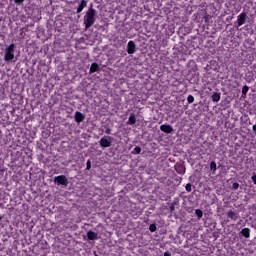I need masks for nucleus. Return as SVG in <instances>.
Returning <instances> with one entry per match:
<instances>
[{"label": "nucleus", "instance_id": "obj_1", "mask_svg": "<svg viewBox=\"0 0 256 256\" xmlns=\"http://www.w3.org/2000/svg\"><path fill=\"white\" fill-rule=\"evenodd\" d=\"M4 61L9 65V63H15L17 58L15 57V44H10L4 49Z\"/></svg>", "mask_w": 256, "mask_h": 256}, {"label": "nucleus", "instance_id": "obj_2", "mask_svg": "<svg viewBox=\"0 0 256 256\" xmlns=\"http://www.w3.org/2000/svg\"><path fill=\"white\" fill-rule=\"evenodd\" d=\"M96 15H97V12L93 8H90L89 11L86 12L84 16V25L86 29L93 27L96 21V18H95Z\"/></svg>", "mask_w": 256, "mask_h": 256}, {"label": "nucleus", "instance_id": "obj_3", "mask_svg": "<svg viewBox=\"0 0 256 256\" xmlns=\"http://www.w3.org/2000/svg\"><path fill=\"white\" fill-rule=\"evenodd\" d=\"M100 146L104 149H107V147H111L113 144V138L111 136H104L99 141Z\"/></svg>", "mask_w": 256, "mask_h": 256}, {"label": "nucleus", "instance_id": "obj_4", "mask_svg": "<svg viewBox=\"0 0 256 256\" xmlns=\"http://www.w3.org/2000/svg\"><path fill=\"white\" fill-rule=\"evenodd\" d=\"M245 21H247V14L246 13H241L237 17L238 27H241L242 25H245Z\"/></svg>", "mask_w": 256, "mask_h": 256}, {"label": "nucleus", "instance_id": "obj_5", "mask_svg": "<svg viewBox=\"0 0 256 256\" xmlns=\"http://www.w3.org/2000/svg\"><path fill=\"white\" fill-rule=\"evenodd\" d=\"M127 47H128L127 48L128 55H133V53H135V51H136L135 42L129 41Z\"/></svg>", "mask_w": 256, "mask_h": 256}, {"label": "nucleus", "instance_id": "obj_6", "mask_svg": "<svg viewBox=\"0 0 256 256\" xmlns=\"http://www.w3.org/2000/svg\"><path fill=\"white\" fill-rule=\"evenodd\" d=\"M74 119L76 123H83L85 121V115L81 112H75Z\"/></svg>", "mask_w": 256, "mask_h": 256}, {"label": "nucleus", "instance_id": "obj_7", "mask_svg": "<svg viewBox=\"0 0 256 256\" xmlns=\"http://www.w3.org/2000/svg\"><path fill=\"white\" fill-rule=\"evenodd\" d=\"M160 130L163 131V133H173V127L167 124L161 125Z\"/></svg>", "mask_w": 256, "mask_h": 256}, {"label": "nucleus", "instance_id": "obj_8", "mask_svg": "<svg viewBox=\"0 0 256 256\" xmlns=\"http://www.w3.org/2000/svg\"><path fill=\"white\" fill-rule=\"evenodd\" d=\"M87 237L90 241H97V239H99V234L93 231H88Z\"/></svg>", "mask_w": 256, "mask_h": 256}, {"label": "nucleus", "instance_id": "obj_9", "mask_svg": "<svg viewBox=\"0 0 256 256\" xmlns=\"http://www.w3.org/2000/svg\"><path fill=\"white\" fill-rule=\"evenodd\" d=\"M227 217H229V219H232V221H237V219H239V214H237V212H233V210H229L227 212Z\"/></svg>", "mask_w": 256, "mask_h": 256}, {"label": "nucleus", "instance_id": "obj_10", "mask_svg": "<svg viewBox=\"0 0 256 256\" xmlns=\"http://www.w3.org/2000/svg\"><path fill=\"white\" fill-rule=\"evenodd\" d=\"M54 183H56L57 185H65V175L55 177Z\"/></svg>", "mask_w": 256, "mask_h": 256}, {"label": "nucleus", "instance_id": "obj_11", "mask_svg": "<svg viewBox=\"0 0 256 256\" xmlns=\"http://www.w3.org/2000/svg\"><path fill=\"white\" fill-rule=\"evenodd\" d=\"M128 125H135L137 123V117H135V114L131 113L128 119Z\"/></svg>", "mask_w": 256, "mask_h": 256}, {"label": "nucleus", "instance_id": "obj_12", "mask_svg": "<svg viewBox=\"0 0 256 256\" xmlns=\"http://www.w3.org/2000/svg\"><path fill=\"white\" fill-rule=\"evenodd\" d=\"M55 25L59 29V31H63V20H61V18L56 19Z\"/></svg>", "mask_w": 256, "mask_h": 256}, {"label": "nucleus", "instance_id": "obj_13", "mask_svg": "<svg viewBox=\"0 0 256 256\" xmlns=\"http://www.w3.org/2000/svg\"><path fill=\"white\" fill-rule=\"evenodd\" d=\"M243 237H246V239H249L250 235H251V230H249V228H243L241 231Z\"/></svg>", "mask_w": 256, "mask_h": 256}, {"label": "nucleus", "instance_id": "obj_14", "mask_svg": "<svg viewBox=\"0 0 256 256\" xmlns=\"http://www.w3.org/2000/svg\"><path fill=\"white\" fill-rule=\"evenodd\" d=\"M85 7H87V2L85 0H81V3L77 9V13H81Z\"/></svg>", "mask_w": 256, "mask_h": 256}, {"label": "nucleus", "instance_id": "obj_15", "mask_svg": "<svg viewBox=\"0 0 256 256\" xmlns=\"http://www.w3.org/2000/svg\"><path fill=\"white\" fill-rule=\"evenodd\" d=\"M212 101H213L214 103H219V101H221V94H219V93H214V94L212 95Z\"/></svg>", "mask_w": 256, "mask_h": 256}, {"label": "nucleus", "instance_id": "obj_16", "mask_svg": "<svg viewBox=\"0 0 256 256\" xmlns=\"http://www.w3.org/2000/svg\"><path fill=\"white\" fill-rule=\"evenodd\" d=\"M96 71H99V64L92 63L90 67V73H96Z\"/></svg>", "mask_w": 256, "mask_h": 256}, {"label": "nucleus", "instance_id": "obj_17", "mask_svg": "<svg viewBox=\"0 0 256 256\" xmlns=\"http://www.w3.org/2000/svg\"><path fill=\"white\" fill-rule=\"evenodd\" d=\"M210 169L211 171H213V173L215 174V171H217V163L215 161H212L210 163Z\"/></svg>", "mask_w": 256, "mask_h": 256}, {"label": "nucleus", "instance_id": "obj_18", "mask_svg": "<svg viewBox=\"0 0 256 256\" xmlns=\"http://www.w3.org/2000/svg\"><path fill=\"white\" fill-rule=\"evenodd\" d=\"M149 231L151 233H155L157 231V226L155 224H151L149 227Z\"/></svg>", "mask_w": 256, "mask_h": 256}, {"label": "nucleus", "instance_id": "obj_19", "mask_svg": "<svg viewBox=\"0 0 256 256\" xmlns=\"http://www.w3.org/2000/svg\"><path fill=\"white\" fill-rule=\"evenodd\" d=\"M195 213L198 217V219H201L203 217V211L199 210V209H196L195 210Z\"/></svg>", "mask_w": 256, "mask_h": 256}, {"label": "nucleus", "instance_id": "obj_20", "mask_svg": "<svg viewBox=\"0 0 256 256\" xmlns=\"http://www.w3.org/2000/svg\"><path fill=\"white\" fill-rule=\"evenodd\" d=\"M133 153H135L136 155H139V153H141V147L136 146L133 150Z\"/></svg>", "mask_w": 256, "mask_h": 256}, {"label": "nucleus", "instance_id": "obj_21", "mask_svg": "<svg viewBox=\"0 0 256 256\" xmlns=\"http://www.w3.org/2000/svg\"><path fill=\"white\" fill-rule=\"evenodd\" d=\"M187 101H188V103H193V101H195V97H193V95H189L187 97Z\"/></svg>", "mask_w": 256, "mask_h": 256}, {"label": "nucleus", "instance_id": "obj_22", "mask_svg": "<svg viewBox=\"0 0 256 256\" xmlns=\"http://www.w3.org/2000/svg\"><path fill=\"white\" fill-rule=\"evenodd\" d=\"M185 189H186L187 193H191V191H192L191 183L186 184Z\"/></svg>", "mask_w": 256, "mask_h": 256}, {"label": "nucleus", "instance_id": "obj_23", "mask_svg": "<svg viewBox=\"0 0 256 256\" xmlns=\"http://www.w3.org/2000/svg\"><path fill=\"white\" fill-rule=\"evenodd\" d=\"M247 91H249V87H248V86H244V87L242 88V93H243V95H247Z\"/></svg>", "mask_w": 256, "mask_h": 256}, {"label": "nucleus", "instance_id": "obj_24", "mask_svg": "<svg viewBox=\"0 0 256 256\" xmlns=\"http://www.w3.org/2000/svg\"><path fill=\"white\" fill-rule=\"evenodd\" d=\"M86 169L89 171L91 169V160L86 162Z\"/></svg>", "mask_w": 256, "mask_h": 256}, {"label": "nucleus", "instance_id": "obj_25", "mask_svg": "<svg viewBox=\"0 0 256 256\" xmlns=\"http://www.w3.org/2000/svg\"><path fill=\"white\" fill-rule=\"evenodd\" d=\"M25 0H14V3L16 4V5H23V2H24Z\"/></svg>", "mask_w": 256, "mask_h": 256}, {"label": "nucleus", "instance_id": "obj_26", "mask_svg": "<svg viewBox=\"0 0 256 256\" xmlns=\"http://www.w3.org/2000/svg\"><path fill=\"white\" fill-rule=\"evenodd\" d=\"M177 172H178L180 175H183V173H185V168H184V167H180V169L177 170Z\"/></svg>", "mask_w": 256, "mask_h": 256}, {"label": "nucleus", "instance_id": "obj_27", "mask_svg": "<svg viewBox=\"0 0 256 256\" xmlns=\"http://www.w3.org/2000/svg\"><path fill=\"white\" fill-rule=\"evenodd\" d=\"M232 188L233 189H239V183H233V185H232Z\"/></svg>", "mask_w": 256, "mask_h": 256}, {"label": "nucleus", "instance_id": "obj_28", "mask_svg": "<svg viewBox=\"0 0 256 256\" xmlns=\"http://www.w3.org/2000/svg\"><path fill=\"white\" fill-rule=\"evenodd\" d=\"M252 181H253L254 185H256V175L252 176Z\"/></svg>", "mask_w": 256, "mask_h": 256}, {"label": "nucleus", "instance_id": "obj_29", "mask_svg": "<svg viewBox=\"0 0 256 256\" xmlns=\"http://www.w3.org/2000/svg\"><path fill=\"white\" fill-rule=\"evenodd\" d=\"M3 249H5V247H3V244H0V251H3Z\"/></svg>", "mask_w": 256, "mask_h": 256}, {"label": "nucleus", "instance_id": "obj_30", "mask_svg": "<svg viewBox=\"0 0 256 256\" xmlns=\"http://www.w3.org/2000/svg\"><path fill=\"white\" fill-rule=\"evenodd\" d=\"M164 256H171V254L169 252H165Z\"/></svg>", "mask_w": 256, "mask_h": 256}, {"label": "nucleus", "instance_id": "obj_31", "mask_svg": "<svg viewBox=\"0 0 256 256\" xmlns=\"http://www.w3.org/2000/svg\"><path fill=\"white\" fill-rule=\"evenodd\" d=\"M109 133H110V132H109V131H107V134H108V135H109Z\"/></svg>", "mask_w": 256, "mask_h": 256}]
</instances>
